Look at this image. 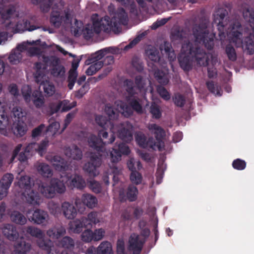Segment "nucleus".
<instances>
[{
	"mask_svg": "<svg viewBox=\"0 0 254 254\" xmlns=\"http://www.w3.org/2000/svg\"><path fill=\"white\" fill-rule=\"evenodd\" d=\"M208 19L204 16H201L199 19V23L195 24L192 28L195 41L190 42L187 41L182 44L181 52L178 57V60L180 67L184 71H188L191 69L194 60L200 66L208 65L209 55L200 48L199 45L200 44L204 45L208 50L213 48V39L208 37Z\"/></svg>",
	"mask_w": 254,
	"mask_h": 254,
	"instance_id": "nucleus-1",
	"label": "nucleus"
},
{
	"mask_svg": "<svg viewBox=\"0 0 254 254\" xmlns=\"http://www.w3.org/2000/svg\"><path fill=\"white\" fill-rule=\"evenodd\" d=\"M227 9L220 7L213 14V25H216L219 31V35L224 34L227 29L230 30L231 41L238 47H242L248 54L254 53V42L250 37H247L243 40L242 27L240 22L238 20H233L228 26L229 20L227 15Z\"/></svg>",
	"mask_w": 254,
	"mask_h": 254,
	"instance_id": "nucleus-2",
	"label": "nucleus"
},
{
	"mask_svg": "<svg viewBox=\"0 0 254 254\" xmlns=\"http://www.w3.org/2000/svg\"><path fill=\"white\" fill-rule=\"evenodd\" d=\"M128 20L127 14L125 10L120 8L112 19L106 16L100 21H94L91 28L96 34H99L102 31L106 33L113 31L117 34L121 31V25H127Z\"/></svg>",
	"mask_w": 254,
	"mask_h": 254,
	"instance_id": "nucleus-3",
	"label": "nucleus"
},
{
	"mask_svg": "<svg viewBox=\"0 0 254 254\" xmlns=\"http://www.w3.org/2000/svg\"><path fill=\"white\" fill-rule=\"evenodd\" d=\"M65 180H60L57 178H52L50 184L46 182H41L38 184V190L41 194L47 198H53L56 192L63 193L65 191V187L64 183Z\"/></svg>",
	"mask_w": 254,
	"mask_h": 254,
	"instance_id": "nucleus-4",
	"label": "nucleus"
},
{
	"mask_svg": "<svg viewBox=\"0 0 254 254\" xmlns=\"http://www.w3.org/2000/svg\"><path fill=\"white\" fill-rule=\"evenodd\" d=\"M42 62H36L34 64L35 72L34 74L35 81L39 82L45 74V70L48 67H54L60 64V60L55 56L43 55L42 57Z\"/></svg>",
	"mask_w": 254,
	"mask_h": 254,
	"instance_id": "nucleus-5",
	"label": "nucleus"
},
{
	"mask_svg": "<svg viewBox=\"0 0 254 254\" xmlns=\"http://www.w3.org/2000/svg\"><path fill=\"white\" fill-rule=\"evenodd\" d=\"M18 184L19 187L24 190L22 194L27 202L32 205L39 204L40 196L37 191L32 189L30 177L28 176L21 177Z\"/></svg>",
	"mask_w": 254,
	"mask_h": 254,
	"instance_id": "nucleus-6",
	"label": "nucleus"
},
{
	"mask_svg": "<svg viewBox=\"0 0 254 254\" xmlns=\"http://www.w3.org/2000/svg\"><path fill=\"white\" fill-rule=\"evenodd\" d=\"M99 137L95 135H91L88 139V144L90 147L96 150L97 152H103L105 150V145L106 144L112 143L115 140V135L112 133L111 137L108 141L104 142L102 138H107L108 136V133L107 131L103 130H99L98 132Z\"/></svg>",
	"mask_w": 254,
	"mask_h": 254,
	"instance_id": "nucleus-7",
	"label": "nucleus"
},
{
	"mask_svg": "<svg viewBox=\"0 0 254 254\" xmlns=\"http://www.w3.org/2000/svg\"><path fill=\"white\" fill-rule=\"evenodd\" d=\"M89 161L85 163L83 170L91 177H95L98 174L97 168L102 164L101 155L98 153L90 152L88 156Z\"/></svg>",
	"mask_w": 254,
	"mask_h": 254,
	"instance_id": "nucleus-8",
	"label": "nucleus"
},
{
	"mask_svg": "<svg viewBox=\"0 0 254 254\" xmlns=\"http://www.w3.org/2000/svg\"><path fill=\"white\" fill-rule=\"evenodd\" d=\"M135 139L137 145L141 148L149 150H156V145L153 137L147 138L143 132L138 131L135 133Z\"/></svg>",
	"mask_w": 254,
	"mask_h": 254,
	"instance_id": "nucleus-9",
	"label": "nucleus"
},
{
	"mask_svg": "<svg viewBox=\"0 0 254 254\" xmlns=\"http://www.w3.org/2000/svg\"><path fill=\"white\" fill-rule=\"evenodd\" d=\"M129 153L130 150L127 145L124 143H120L110 151L111 161L113 163L118 162L121 160L122 155H128Z\"/></svg>",
	"mask_w": 254,
	"mask_h": 254,
	"instance_id": "nucleus-10",
	"label": "nucleus"
},
{
	"mask_svg": "<svg viewBox=\"0 0 254 254\" xmlns=\"http://www.w3.org/2000/svg\"><path fill=\"white\" fill-rule=\"evenodd\" d=\"M31 211L27 212L29 220L33 221L38 225H46L48 223L49 215L47 212L41 209H37L32 213V215L30 216Z\"/></svg>",
	"mask_w": 254,
	"mask_h": 254,
	"instance_id": "nucleus-11",
	"label": "nucleus"
},
{
	"mask_svg": "<svg viewBox=\"0 0 254 254\" xmlns=\"http://www.w3.org/2000/svg\"><path fill=\"white\" fill-rule=\"evenodd\" d=\"M4 105L0 102V133L7 135V127L11 124V119Z\"/></svg>",
	"mask_w": 254,
	"mask_h": 254,
	"instance_id": "nucleus-12",
	"label": "nucleus"
},
{
	"mask_svg": "<svg viewBox=\"0 0 254 254\" xmlns=\"http://www.w3.org/2000/svg\"><path fill=\"white\" fill-rule=\"evenodd\" d=\"M149 129L155 135L154 142L156 145V149L160 151L161 150L162 146H164L163 139L165 135L164 129L155 124H151L149 127Z\"/></svg>",
	"mask_w": 254,
	"mask_h": 254,
	"instance_id": "nucleus-13",
	"label": "nucleus"
},
{
	"mask_svg": "<svg viewBox=\"0 0 254 254\" xmlns=\"http://www.w3.org/2000/svg\"><path fill=\"white\" fill-rule=\"evenodd\" d=\"M144 242L140 240L139 236L132 233L128 239V249L133 251V254H140Z\"/></svg>",
	"mask_w": 254,
	"mask_h": 254,
	"instance_id": "nucleus-14",
	"label": "nucleus"
},
{
	"mask_svg": "<svg viewBox=\"0 0 254 254\" xmlns=\"http://www.w3.org/2000/svg\"><path fill=\"white\" fill-rule=\"evenodd\" d=\"M13 179L14 177L12 174L6 173L0 180V200L7 195Z\"/></svg>",
	"mask_w": 254,
	"mask_h": 254,
	"instance_id": "nucleus-15",
	"label": "nucleus"
},
{
	"mask_svg": "<svg viewBox=\"0 0 254 254\" xmlns=\"http://www.w3.org/2000/svg\"><path fill=\"white\" fill-rule=\"evenodd\" d=\"M86 254H113L112 246L108 241L102 242L100 245L95 248L93 246L89 247Z\"/></svg>",
	"mask_w": 254,
	"mask_h": 254,
	"instance_id": "nucleus-16",
	"label": "nucleus"
},
{
	"mask_svg": "<svg viewBox=\"0 0 254 254\" xmlns=\"http://www.w3.org/2000/svg\"><path fill=\"white\" fill-rule=\"evenodd\" d=\"M31 245L24 239L18 240L14 246L12 254H32Z\"/></svg>",
	"mask_w": 254,
	"mask_h": 254,
	"instance_id": "nucleus-17",
	"label": "nucleus"
},
{
	"mask_svg": "<svg viewBox=\"0 0 254 254\" xmlns=\"http://www.w3.org/2000/svg\"><path fill=\"white\" fill-rule=\"evenodd\" d=\"M66 177L65 182L70 181L69 185L72 189L77 188L79 190H82L85 187V182L82 177L78 175H75L72 177V175L69 173L65 175Z\"/></svg>",
	"mask_w": 254,
	"mask_h": 254,
	"instance_id": "nucleus-18",
	"label": "nucleus"
},
{
	"mask_svg": "<svg viewBox=\"0 0 254 254\" xmlns=\"http://www.w3.org/2000/svg\"><path fill=\"white\" fill-rule=\"evenodd\" d=\"M53 166L56 170L62 172V178L65 176L68 173V165L67 162L64 159L59 156H55L52 159Z\"/></svg>",
	"mask_w": 254,
	"mask_h": 254,
	"instance_id": "nucleus-19",
	"label": "nucleus"
},
{
	"mask_svg": "<svg viewBox=\"0 0 254 254\" xmlns=\"http://www.w3.org/2000/svg\"><path fill=\"white\" fill-rule=\"evenodd\" d=\"M39 28V26L31 24L28 20L23 19L17 22L15 26L14 32L15 33H18L25 31H32Z\"/></svg>",
	"mask_w": 254,
	"mask_h": 254,
	"instance_id": "nucleus-20",
	"label": "nucleus"
},
{
	"mask_svg": "<svg viewBox=\"0 0 254 254\" xmlns=\"http://www.w3.org/2000/svg\"><path fill=\"white\" fill-rule=\"evenodd\" d=\"M2 233L7 239L11 241H15L19 237V233L16 227L10 224L4 225L2 228Z\"/></svg>",
	"mask_w": 254,
	"mask_h": 254,
	"instance_id": "nucleus-21",
	"label": "nucleus"
},
{
	"mask_svg": "<svg viewBox=\"0 0 254 254\" xmlns=\"http://www.w3.org/2000/svg\"><path fill=\"white\" fill-rule=\"evenodd\" d=\"M88 221L86 219V217H82L80 219H75L69 224V228L70 230L74 233L79 234L81 232L84 228H88L87 225Z\"/></svg>",
	"mask_w": 254,
	"mask_h": 254,
	"instance_id": "nucleus-22",
	"label": "nucleus"
},
{
	"mask_svg": "<svg viewBox=\"0 0 254 254\" xmlns=\"http://www.w3.org/2000/svg\"><path fill=\"white\" fill-rule=\"evenodd\" d=\"M64 153L66 156L74 160H79L82 157L81 150L75 145L66 147L64 150Z\"/></svg>",
	"mask_w": 254,
	"mask_h": 254,
	"instance_id": "nucleus-23",
	"label": "nucleus"
},
{
	"mask_svg": "<svg viewBox=\"0 0 254 254\" xmlns=\"http://www.w3.org/2000/svg\"><path fill=\"white\" fill-rule=\"evenodd\" d=\"M62 209L64 216L68 219H72L76 216V208L68 202H64L62 203Z\"/></svg>",
	"mask_w": 254,
	"mask_h": 254,
	"instance_id": "nucleus-24",
	"label": "nucleus"
},
{
	"mask_svg": "<svg viewBox=\"0 0 254 254\" xmlns=\"http://www.w3.org/2000/svg\"><path fill=\"white\" fill-rule=\"evenodd\" d=\"M14 134L17 137L24 136L27 130V127L24 121H18L12 127Z\"/></svg>",
	"mask_w": 254,
	"mask_h": 254,
	"instance_id": "nucleus-25",
	"label": "nucleus"
},
{
	"mask_svg": "<svg viewBox=\"0 0 254 254\" xmlns=\"http://www.w3.org/2000/svg\"><path fill=\"white\" fill-rule=\"evenodd\" d=\"M66 231L64 227H54L47 231V235L53 239H58L64 235Z\"/></svg>",
	"mask_w": 254,
	"mask_h": 254,
	"instance_id": "nucleus-26",
	"label": "nucleus"
},
{
	"mask_svg": "<svg viewBox=\"0 0 254 254\" xmlns=\"http://www.w3.org/2000/svg\"><path fill=\"white\" fill-rule=\"evenodd\" d=\"M38 173L44 178H50L53 175L51 167L45 163H40L36 167Z\"/></svg>",
	"mask_w": 254,
	"mask_h": 254,
	"instance_id": "nucleus-27",
	"label": "nucleus"
},
{
	"mask_svg": "<svg viewBox=\"0 0 254 254\" xmlns=\"http://www.w3.org/2000/svg\"><path fill=\"white\" fill-rule=\"evenodd\" d=\"M43 79V78H41V81L37 83L40 84V87H42L46 96L49 97L52 96L55 92L54 85L49 81H44Z\"/></svg>",
	"mask_w": 254,
	"mask_h": 254,
	"instance_id": "nucleus-28",
	"label": "nucleus"
},
{
	"mask_svg": "<svg viewBox=\"0 0 254 254\" xmlns=\"http://www.w3.org/2000/svg\"><path fill=\"white\" fill-rule=\"evenodd\" d=\"M82 202L89 208L95 207L97 204V199L94 195L89 194H83L81 197Z\"/></svg>",
	"mask_w": 254,
	"mask_h": 254,
	"instance_id": "nucleus-29",
	"label": "nucleus"
},
{
	"mask_svg": "<svg viewBox=\"0 0 254 254\" xmlns=\"http://www.w3.org/2000/svg\"><path fill=\"white\" fill-rule=\"evenodd\" d=\"M37 243L40 248L45 251L47 254H51L52 248L54 246L53 243L51 240L45 239L43 237L39 238Z\"/></svg>",
	"mask_w": 254,
	"mask_h": 254,
	"instance_id": "nucleus-30",
	"label": "nucleus"
},
{
	"mask_svg": "<svg viewBox=\"0 0 254 254\" xmlns=\"http://www.w3.org/2000/svg\"><path fill=\"white\" fill-rule=\"evenodd\" d=\"M132 128L123 127L118 131V137L126 142H130L133 139Z\"/></svg>",
	"mask_w": 254,
	"mask_h": 254,
	"instance_id": "nucleus-31",
	"label": "nucleus"
},
{
	"mask_svg": "<svg viewBox=\"0 0 254 254\" xmlns=\"http://www.w3.org/2000/svg\"><path fill=\"white\" fill-rule=\"evenodd\" d=\"M34 4H39L41 10L44 12H48L53 4L54 0H31Z\"/></svg>",
	"mask_w": 254,
	"mask_h": 254,
	"instance_id": "nucleus-32",
	"label": "nucleus"
},
{
	"mask_svg": "<svg viewBox=\"0 0 254 254\" xmlns=\"http://www.w3.org/2000/svg\"><path fill=\"white\" fill-rule=\"evenodd\" d=\"M32 101L37 108H40L43 106L45 101L44 98L41 92L34 91L32 94Z\"/></svg>",
	"mask_w": 254,
	"mask_h": 254,
	"instance_id": "nucleus-33",
	"label": "nucleus"
},
{
	"mask_svg": "<svg viewBox=\"0 0 254 254\" xmlns=\"http://www.w3.org/2000/svg\"><path fill=\"white\" fill-rule=\"evenodd\" d=\"M10 219L13 222L19 225H24L27 222L26 217L18 211H13L10 215Z\"/></svg>",
	"mask_w": 254,
	"mask_h": 254,
	"instance_id": "nucleus-34",
	"label": "nucleus"
},
{
	"mask_svg": "<svg viewBox=\"0 0 254 254\" xmlns=\"http://www.w3.org/2000/svg\"><path fill=\"white\" fill-rule=\"evenodd\" d=\"M154 75L156 80L161 85H166L168 83L169 80L167 75L162 70H155Z\"/></svg>",
	"mask_w": 254,
	"mask_h": 254,
	"instance_id": "nucleus-35",
	"label": "nucleus"
},
{
	"mask_svg": "<svg viewBox=\"0 0 254 254\" xmlns=\"http://www.w3.org/2000/svg\"><path fill=\"white\" fill-rule=\"evenodd\" d=\"M11 114L15 118V122L18 121H25L26 119V112L20 107H15L13 108Z\"/></svg>",
	"mask_w": 254,
	"mask_h": 254,
	"instance_id": "nucleus-36",
	"label": "nucleus"
},
{
	"mask_svg": "<svg viewBox=\"0 0 254 254\" xmlns=\"http://www.w3.org/2000/svg\"><path fill=\"white\" fill-rule=\"evenodd\" d=\"M138 192V190L135 186L133 185H129L127 189V199L130 202L135 201L137 199Z\"/></svg>",
	"mask_w": 254,
	"mask_h": 254,
	"instance_id": "nucleus-37",
	"label": "nucleus"
},
{
	"mask_svg": "<svg viewBox=\"0 0 254 254\" xmlns=\"http://www.w3.org/2000/svg\"><path fill=\"white\" fill-rule=\"evenodd\" d=\"M58 246L64 249H71L74 247V242L70 237L65 236L58 242Z\"/></svg>",
	"mask_w": 254,
	"mask_h": 254,
	"instance_id": "nucleus-38",
	"label": "nucleus"
},
{
	"mask_svg": "<svg viewBox=\"0 0 254 254\" xmlns=\"http://www.w3.org/2000/svg\"><path fill=\"white\" fill-rule=\"evenodd\" d=\"M109 48H104L97 51L94 54L91 55V58L88 59L86 61V64H89L90 63L89 62V61H91L92 60L100 61L99 60L104 57L105 53L109 52Z\"/></svg>",
	"mask_w": 254,
	"mask_h": 254,
	"instance_id": "nucleus-39",
	"label": "nucleus"
},
{
	"mask_svg": "<svg viewBox=\"0 0 254 254\" xmlns=\"http://www.w3.org/2000/svg\"><path fill=\"white\" fill-rule=\"evenodd\" d=\"M243 14L245 20L249 23L250 26L254 31V10L247 9L244 10Z\"/></svg>",
	"mask_w": 254,
	"mask_h": 254,
	"instance_id": "nucleus-40",
	"label": "nucleus"
},
{
	"mask_svg": "<svg viewBox=\"0 0 254 254\" xmlns=\"http://www.w3.org/2000/svg\"><path fill=\"white\" fill-rule=\"evenodd\" d=\"M225 52L229 60L235 62L237 60V56L234 47L231 44H227L225 49Z\"/></svg>",
	"mask_w": 254,
	"mask_h": 254,
	"instance_id": "nucleus-41",
	"label": "nucleus"
},
{
	"mask_svg": "<svg viewBox=\"0 0 254 254\" xmlns=\"http://www.w3.org/2000/svg\"><path fill=\"white\" fill-rule=\"evenodd\" d=\"M22 54L20 51L18 50H12L8 57V60L10 64H18L22 59Z\"/></svg>",
	"mask_w": 254,
	"mask_h": 254,
	"instance_id": "nucleus-42",
	"label": "nucleus"
},
{
	"mask_svg": "<svg viewBox=\"0 0 254 254\" xmlns=\"http://www.w3.org/2000/svg\"><path fill=\"white\" fill-rule=\"evenodd\" d=\"M109 119L102 115H98L95 117L96 123L103 129H107L111 123Z\"/></svg>",
	"mask_w": 254,
	"mask_h": 254,
	"instance_id": "nucleus-43",
	"label": "nucleus"
},
{
	"mask_svg": "<svg viewBox=\"0 0 254 254\" xmlns=\"http://www.w3.org/2000/svg\"><path fill=\"white\" fill-rule=\"evenodd\" d=\"M63 16L59 12H53L50 16V22L56 27H59L63 21Z\"/></svg>",
	"mask_w": 254,
	"mask_h": 254,
	"instance_id": "nucleus-44",
	"label": "nucleus"
},
{
	"mask_svg": "<svg viewBox=\"0 0 254 254\" xmlns=\"http://www.w3.org/2000/svg\"><path fill=\"white\" fill-rule=\"evenodd\" d=\"M145 53L148 59L154 62H158L160 60L159 53L155 48H148L146 50Z\"/></svg>",
	"mask_w": 254,
	"mask_h": 254,
	"instance_id": "nucleus-45",
	"label": "nucleus"
},
{
	"mask_svg": "<svg viewBox=\"0 0 254 254\" xmlns=\"http://www.w3.org/2000/svg\"><path fill=\"white\" fill-rule=\"evenodd\" d=\"M26 232L33 237H35L38 239L44 237V234L40 229L34 226H28L26 228Z\"/></svg>",
	"mask_w": 254,
	"mask_h": 254,
	"instance_id": "nucleus-46",
	"label": "nucleus"
},
{
	"mask_svg": "<svg viewBox=\"0 0 254 254\" xmlns=\"http://www.w3.org/2000/svg\"><path fill=\"white\" fill-rule=\"evenodd\" d=\"M150 113L154 119H159L161 118L162 113L159 106L153 102L150 107Z\"/></svg>",
	"mask_w": 254,
	"mask_h": 254,
	"instance_id": "nucleus-47",
	"label": "nucleus"
},
{
	"mask_svg": "<svg viewBox=\"0 0 254 254\" xmlns=\"http://www.w3.org/2000/svg\"><path fill=\"white\" fill-rule=\"evenodd\" d=\"M128 105L131 109L138 114H141L143 112L142 107L138 100L136 99H128Z\"/></svg>",
	"mask_w": 254,
	"mask_h": 254,
	"instance_id": "nucleus-48",
	"label": "nucleus"
},
{
	"mask_svg": "<svg viewBox=\"0 0 254 254\" xmlns=\"http://www.w3.org/2000/svg\"><path fill=\"white\" fill-rule=\"evenodd\" d=\"M65 68L63 65L58 64L51 69V73L55 77H62L64 75Z\"/></svg>",
	"mask_w": 254,
	"mask_h": 254,
	"instance_id": "nucleus-49",
	"label": "nucleus"
},
{
	"mask_svg": "<svg viewBox=\"0 0 254 254\" xmlns=\"http://www.w3.org/2000/svg\"><path fill=\"white\" fill-rule=\"evenodd\" d=\"M86 219L88 221L87 225L88 227H91L92 224H96L99 222L98 213L95 211L89 213L87 215V217H86Z\"/></svg>",
	"mask_w": 254,
	"mask_h": 254,
	"instance_id": "nucleus-50",
	"label": "nucleus"
},
{
	"mask_svg": "<svg viewBox=\"0 0 254 254\" xmlns=\"http://www.w3.org/2000/svg\"><path fill=\"white\" fill-rule=\"evenodd\" d=\"M130 180L133 184L138 185L141 183L142 177L139 172L137 171H134L131 172L130 174Z\"/></svg>",
	"mask_w": 254,
	"mask_h": 254,
	"instance_id": "nucleus-51",
	"label": "nucleus"
},
{
	"mask_svg": "<svg viewBox=\"0 0 254 254\" xmlns=\"http://www.w3.org/2000/svg\"><path fill=\"white\" fill-rule=\"evenodd\" d=\"M77 76V73L76 71L70 70L69 75L67 78V86L70 90H71L75 84Z\"/></svg>",
	"mask_w": 254,
	"mask_h": 254,
	"instance_id": "nucleus-52",
	"label": "nucleus"
},
{
	"mask_svg": "<svg viewBox=\"0 0 254 254\" xmlns=\"http://www.w3.org/2000/svg\"><path fill=\"white\" fill-rule=\"evenodd\" d=\"M22 94L25 101L29 103L31 100L32 90L29 85L24 86L21 90Z\"/></svg>",
	"mask_w": 254,
	"mask_h": 254,
	"instance_id": "nucleus-53",
	"label": "nucleus"
},
{
	"mask_svg": "<svg viewBox=\"0 0 254 254\" xmlns=\"http://www.w3.org/2000/svg\"><path fill=\"white\" fill-rule=\"evenodd\" d=\"M232 165L236 170H243L246 168L247 163L245 160L238 158L233 161Z\"/></svg>",
	"mask_w": 254,
	"mask_h": 254,
	"instance_id": "nucleus-54",
	"label": "nucleus"
},
{
	"mask_svg": "<svg viewBox=\"0 0 254 254\" xmlns=\"http://www.w3.org/2000/svg\"><path fill=\"white\" fill-rule=\"evenodd\" d=\"M173 102L176 106L183 107L186 103L185 97L180 94H176L173 98Z\"/></svg>",
	"mask_w": 254,
	"mask_h": 254,
	"instance_id": "nucleus-55",
	"label": "nucleus"
},
{
	"mask_svg": "<svg viewBox=\"0 0 254 254\" xmlns=\"http://www.w3.org/2000/svg\"><path fill=\"white\" fill-rule=\"evenodd\" d=\"M125 83L127 87V92L128 93L129 96L133 97L135 94L133 81L131 79H127L125 80Z\"/></svg>",
	"mask_w": 254,
	"mask_h": 254,
	"instance_id": "nucleus-56",
	"label": "nucleus"
},
{
	"mask_svg": "<svg viewBox=\"0 0 254 254\" xmlns=\"http://www.w3.org/2000/svg\"><path fill=\"white\" fill-rule=\"evenodd\" d=\"M89 187L94 193H99L102 191V186L100 183L95 180L89 182Z\"/></svg>",
	"mask_w": 254,
	"mask_h": 254,
	"instance_id": "nucleus-57",
	"label": "nucleus"
},
{
	"mask_svg": "<svg viewBox=\"0 0 254 254\" xmlns=\"http://www.w3.org/2000/svg\"><path fill=\"white\" fill-rule=\"evenodd\" d=\"M157 91L159 95L164 100H169L170 99V95L167 89L162 85H158L157 87Z\"/></svg>",
	"mask_w": 254,
	"mask_h": 254,
	"instance_id": "nucleus-58",
	"label": "nucleus"
},
{
	"mask_svg": "<svg viewBox=\"0 0 254 254\" xmlns=\"http://www.w3.org/2000/svg\"><path fill=\"white\" fill-rule=\"evenodd\" d=\"M81 240L85 243L93 241V231L88 229L85 230L81 234Z\"/></svg>",
	"mask_w": 254,
	"mask_h": 254,
	"instance_id": "nucleus-59",
	"label": "nucleus"
},
{
	"mask_svg": "<svg viewBox=\"0 0 254 254\" xmlns=\"http://www.w3.org/2000/svg\"><path fill=\"white\" fill-rule=\"evenodd\" d=\"M206 84L207 88L210 92L217 95H220L219 87L215 84L213 81H207Z\"/></svg>",
	"mask_w": 254,
	"mask_h": 254,
	"instance_id": "nucleus-60",
	"label": "nucleus"
},
{
	"mask_svg": "<svg viewBox=\"0 0 254 254\" xmlns=\"http://www.w3.org/2000/svg\"><path fill=\"white\" fill-rule=\"evenodd\" d=\"M116 109L109 104L105 106V112L108 116L109 120L114 119L116 118Z\"/></svg>",
	"mask_w": 254,
	"mask_h": 254,
	"instance_id": "nucleus-61",
	"label": "nucleus"
},
{
	"mask_svg": "<svg viewBox=\"0 0 254 254\" xmlns=\"http://www.w3.org/2000/svg\"><path fill=\"white\" fill-rule=\"evenodd\" d=\"M105 234V230L102 228L95 229L93 232V237L94 241H98L101 240Z\"/></svg>",
	"mask_w": 254,
	"mask_h": 254,
	"instance_id": "nucleus-62",
	"label": "nucleus"
},
{
	"mask_svg": "<svg viewBox=\"0 0 254 254\" xmlns=\"http://www.w3.org/2000/svg\"><path fill=\"white\" fill-rule=\"evenodd\" d=\"M89 89V84L85 83L75 93V96L78 99L81 98Z\"/></svg>",
	"mask_w": 254,
	"mask_h": 254,
	"instance_id": "nucleus-63",
	"label": "nucleus"
},
{
	"mask_svg": "<svg viewBox=\"0 0 254 254\" xmlns=\"http://www.w3.org/2000/svg\"><path fill=\"white\" fill-rule=\"evenodd\" d=\"M49 145V141L47 139L42 140L39 144L37 151L39 154L42 155L46 151L47 148Z\"/></svg>",
	"mask_w": 254,
	"mask_h": 254,
	"instance_id": "nucleus-64",
	"label": "nucleus"
}]
</instances>
